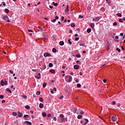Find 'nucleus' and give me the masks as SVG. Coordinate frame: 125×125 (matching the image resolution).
Returning <instances> with one entry per match:
<instances>
[{
	"label": "nucleus",
	"instance_id": "f257e3e1",
	"mask_svg": "<svg viewBox=\"0 0 125 125\" xmlns=\"http://www.w3.org/2000/svg\"><path fill=\"white\" fill-rule=\"evenodd\" d=\"M65 81L66 82H67V83H71L72 82V76L70 75H67L65 77Z\"/></svg>",
	"mask_w": 125,
	"mask_h": 125
},
{
	"label": "nucleus",
	"instance_id": "f03ea898",
	"mask_svg": "<svg viewBox=\"0 0 125 125\" xmlns=\"http://www.w3.org/2000/svg\"><path fill=\"white\" fill-rule=\"evenodd\" d=\"M88 123V120L87 119H83L81 121V124L83 125H87Z\"/></svg>",
	"mask_w": 125,
	"mask_h": 125
},
{
	"label": "nucleus",
	"instance_id": "7ed1b4c3",
	"mask_svg": "<svg viewBox=\"0 0 125 125\" xmlns=\"http://www.w3.org/2000/svg\"><path fill=\"white\" fill-rule=\"evenodd\" d=\"M3 20H5V21H6V22H10V21H9V19L8 18V16L4 15L3 16Z\"/></svg>",
	"mask_w": 125,
	"mask_h": 125
},
{
	"label": "nucleus",
	"instance_id": "20e7f679",
	"mask_svg": "<svg viewBox=\"0 0 125 125\" xmlns=\"http://www.w3.org/2000/svg\"><path fill=\"white\" fill-rule=\"evenodd\" d=\"M77 114V115H83V114H84V112L82 109H78Z\"/></svg>",
	"mask_w": 125,
	"mask_h": 125
},
{
	"label": "nucleus",
	"instance_id": "39448f33",
	"mask_svg": "<svg viewBox=\"0 0 125 125\" xmlns=\"http://www.w3.org/2000/svg\"><path fill=\"white\" fill-rule=\"evenodd\" d=\"M44 57H50V56H51V55L50 53L46 52L44 53Z\"/></svg>",
	"mask_w": 125,
	"mask_h": 125
},
{
	"label": "nucleus",
	"instance_id": "423d86ee",
	"mask_svg": "<svg viewBox=\"0 0 125 125\" xmlns=\"http://www.w3.org/2000/svg\"><path fill=\"white\" fill-rule=\"evenodd\" d=\"M116 119H117V117L112 116L111 117V120L113 122H117V120H116Z\"/></svg>",
	"mask_w": 125,
	"mask_h": 125
},
{
	"label": "nucleus",
	"instance_id": "0eeeda50",
	"mask_svg": "<svg viewBox=\"0 0 125 125\" xmlns=\"http://www.w3.org/2000/svg\"><path fill=\"white\" fill-rule=\"evenodd\" d=\"M100 20V18L97 17L96 18L93 19V21H99Z\"/></svg>",
	"mask_w": 125,
	"mask_h": 125
},
{
	"label": "nucleus",
	"instance_id": "6e6552de",
	"mask_svg": "<svg viewBox=\"0 0 125 125\" xmlns=\"http://www.w3.org/2000/svg\"><path fill=\"white\" fill-rule=\"evenodd\" d=\"M70 10V7H69L68 5H67L66 8L65 9L66 12H69V11Z\"/></svg>",
	"mask_w": 125,
	"mask_h": 125
},
{
	"label": "nucleus",
	"instance_id": "1a4fd4ad",
	"mask_svg": "<svg viewBox=\"0 0 125 125\" xmlns=\"http://www.w3.org/2000/svg\"><path fill=\"white\" fill-rule=\"evenodd\" d=\"M24 124L27 125H32V123L29 121H25Z\"/></svg>",
	"mask_w": 125,
	"mask_h": 125
},
{
	"label": "nucleus",
	"instance_id": "9d476101",
	"mask_svg": "<svg viewBox=\"0 0 125 125\" xmlns=\"http://www.w3.org/2000/svg\"><path fill=\"white\" fill-rule=\"evenodd\" d=\"M35 78H36V79H40L41 78V73H38L37 76H35Z\"/></svg>",
	"mask_w": 125,
	"mask_h": 125
},
{
	"label": "nucleus",
	"instance_id": "9b49d317",
	"mask_svg": "<svg viewBox=\"0 0 125 125\" xmlns=\"http://www.w3.org/2000/svg\"><path fill=\"white\" fill-rule=\"evenodd\" d=\"M79 68H80V66L76 64L74 66V68L75 69V70H78Z\"/></svg>",
	"mask_w": 125,
	"mask_h": 125
},
{
	"label": "nucleus",
	"instance_id": "f8f14e48",
	"mask_svg": "<svg viewBox=\"0 0 125 125\" xmlns=\"http://www.w3.org/2000/svg\"><path fill=\"white\" fill-rule=\"evenodd\" d=\"M66 121H67V119H65L64 117L62 118V119H61L62 123H65V122H66Z\"/></svg>",
	"mask_w": 125,
	"mask_h": 125
},
{
	"label": "nucleus",
	"instance_id": "ddd939ff",
	"mask_svg": "<svg viewBox=\"0 0 125 125\" xmlns=\"http://www.w3.org/2000/svg\"><path fill=\"white\" fill-rule=\"evenodd\" d=\"M18 117L20 118H21L22 117V112H20V111H18Z\"/></svg>",
	"mask_w": 125,
	"mask_h": 125
},
{
	"label": "nucleus",
	"instance_id": "4468645a",
	"mask_svg": "<svg viewBox=\"0 0 125 125\" xmlns=\"http://www.w3.org/2000/svg\"><path fill=\"white\" fill-rule=\"evenodd\" d=\"M43 35V37L42 38V40L43 41H44L46 39V35L45 33H44Z\"/></svg>",
	"mask_w": 125,
	"mask_h": 125
},
{
	"label": "nucleus",
	"instance_id": "2eb2a0df",
	"mask_svg": "<svg viewBox=\"0 0 125 125\" xmlns=\"http://www.w3.org/2000/svg\"><path fill=\"white\" fill-rule=\"evenodd\" d=\"M49 72L52 74H54V73H55V70H54V69H50Z\"/></svg>",
	"mask_w": 125,
	"mask_h": 125
},
{
	"label": "nucleus",
	"instance_id": "dca6fc26",
	"mask_svg": "<svg viewBox=\"0 0 125 125\" xmlns=\"http://www.w3.org/2000/svg\"><path fill=\"white\" fill-rule=\"evenodd\" d=\"M39 107L40 108H41V109H42V108H43V104L41 103L39 104Z\"/></svg>",
	"mask_w": 125,
	"mask_h": 125
},
{
	"label": "nucleus",
	"instance_id": "f3484780",
	"mask_svg": "<svg viewBox=\"0 0 125 125\" xmlns=\"http://www.w3.org/2000/svg\"><path fill=\"white\" fill-rule=\"evenodd\" d=\"M60 45H64V42L63 41H61L59 42Z\"/></svg>",
	"mask_w": 125,
	"mask_h": 125
},
{
	"label": "nucleus",
	"instance_id": "a211bd4d",
	"mask_svg": "<svg viewBox=\"0 0 125 125\" xmlns=\"http://www.w3.org/2000/svg\"><path fill=\"white\" fill-rule=\"evenodd\" d=\"M42 116L44 117V118H45L46 117V113L45 112H42Z\"/></svg>",
	"mask_w": 125,
	"mask_h": 125
},
{
	"label": "nucleus",
	"instance_id": "6ab92c4d",
	"mask_svg": "<svg viewBox=\"0 0 125 125\" xmlns=\"http://www.w3.org/2000/svg\"><path fill=\"white\" fill-rule=\"evenodd\" d=\"M0 83H1V85L2 86L4 85V81H3V80L1 81Z\"/></svg>",
	"mask_w": 125,
	"mask_h": 125
},
{
	"label": "nucleus",
	"instance_id": "aec40b11",
	"mask_svg": "<svg viewBox=\"0 0 125 125\" xmlns=\"http://www.w3.org/2000/svg\"><path fill=\"white\" fill-rule=\"evenodd\" d=\"M6 91H8V92H9V93H12V92L11 91V90H9L8 88L6 89Z\"/></svg>",
	"mask_w": 125,
	"mask_h": 125
},
{
	"label": "nucleus",
	"instance_id": "412c9836",
	"mask_svg": "<svg viewBox=\"0 0 125 125\" xmlns=\"http://www.w3.org/2000/svg\"><path fill=\"white\" fill-rule=\"evenodd\" d=\"M90 32H91V29L88 28V29L87 30V33H88V34H89V33H90Z\"/></svg>",
	"mask_w": 125,
	"mask_h": 125
},
{
	"label": "nucleus",
	"instance_id": "4be33fe9",
	"mask_svg": "<svg viewBox=\"0 0 125 125\" xmlns=\"http://www.w3.org/2000/svg\"><path fill=\"white\" fill-rule=\"evenodd\" d=\"M76 63L78 64V65H81L82 64V63H81L80 61H77Z\"/></svg>",
	"mask_w": 125,
	"mask_h": 125
},
{
	"label": "nucleus",
	"instance_id": "5701e85b",
	"mask_svg": "<svg viewBox=\"0 0 125 125\" xmlns=\"http://www.w3.org/2000/svg\"><path fill=\"white\" fill-rule=\"evenodd\" d=\"M95 25H94V23H91L90 24V27H91L92 28H94V26Z\"/></svg>",
	"mask_w": 125,
	"mask_h": 125
},
{
	"label": "nucleus",
	"instance_id": "b1692460",
	"mask_svg": "<svg viewBox=\"0 0 125 125\" xmlns=\"http://www.w3.org/2000/svg\"><path fill=\"white\" fill-rule=\"evenodd\" d=\"M77 118H78V119H82V118H83V115H79L78 116Z\"/></svg>",
	"mask_w": 125,
	"mask_h": 125
},
{
	"label": "nucleus",
	"instance_id": "393cba45",
	"mask_svg": "<svg viewBox=\"0 0 125 125\" xmlns=\"http://www.w3.org/2000/svg\"><path fill=\"white\" fill-rule=\"evenodd\" d=\"M38 28H39V30H41V31H43V29L42 28V27L38 26Z\"/></svg>",
	"mask_w": 125,
	"mask_h": 125
},
{
	"label": "nucleus",
	"instance_id": "a878e982",
	"mask_svg": "<svg viewBox=\"0 0 125 125\" xmlns=\"http://www.w3.org/2000/svg\"><path fill=\"white\" fill-rule=\"evenodd\" d=\"M68 43H69L70 45L72 44V42H71V39L68 40Z\"/></svg>",
	"mask_w": 125,
	"mask_h": 125
},
{
	"label": "nucleus",
	"instance_id": "bb28decb",
	"mask_svg": "<svg viewBox=\"0 0 125 125\" xmlns=\"http://www.w3.org/2000/svg\"><path fill=\"white\" fill-rule=\"evenodd\" d=\"M53 4L54 6H57V5H58V4L57 3H55L54 2H53Z\"/></svg>",
	"mask_w": 125,
	"mask_h": 125
},
{
	"label": "nucleus",
	"instance_id": "cd10ccee",
	"mask_svg": "<svg viewBox=\"0 0 125 125\" xmlns=\"http://www.w3.org/2000/svg\"><path fill=\"white\" fill-rule=\"evenodd\" d=\"M71 27H72V28H75V27H76V25H75V23H72L71 24Z\"/></svg>",
	"mask_w": 125,
	"mask_h": 125
},
{
	"label": "nucleus",
	"instance_id": "c85d7f7f",
	"mask_svg": "<svg viewBox=\"0 0 125 125\" xmlns=\"http://www.w3.org/2000/svg\"><path fill=\"white\" fill-rule=\"evenodd\" d=\"M5 13H8L9 12V10L8 9H5Z\"/></svg>",
	"mask_w": 125,
	"mask_h": 125
},
{
	"label": "nucleus",
	"instance_id": "c756f323",
	"mask_svg": "<svg viewBox=\"0 0 125 125\" xmlns=\"http://www.w3.org/2000/svg\"><path fill=\"white\" fill-rule=\"evenodd\" d=\"M45 86H46V83L44 82L43 83V88H44V87H45Z\"/></svg>",
	"mask_w": 125,
	"mask_h": 125
},
{
	"label": "nucleus",
	"instance_id": "7c9ffc66",
	"mask_svg": "<svg viewBox=\"0 0 125 125\" xmlns=\"http://www.w3.org/2000/svg\"><path fill=\"white\" fill-rule=\"evenodd\" d=\"M49 67H50V68H51V67H53V64L52 63H50L49 64Z\"/></svg>",
	"mask_w": 125,
	"mask_h": 125
},
{
	"label": "nucleus",
	"instance_id": "2f4dec72",
	"mask_svg": "<svg viewBox=\"0 0 125 125\" xmlns=\"http://www.w3.org/2000/svg\"><path fill=\"white\" fill-rule=\"evenodd\" d=\"M41 95V91H38L36 92V95Z\"/></svg>",
	"mask_w": 125,
	"mask_h": 125
},
{
	"label": "nucleus",
	"instance_id": "473e14b6",
	"mask_svg": "<svg viewBox=\"0 0 125 125\" xmlns=\"http://www.w3.org/2000/svg\"><path fill=\"white\" fill-rule=\"evenodd\" d=\"M106 42H107L106 43L107 44V48H109V47L110 46V43H109V42H108V41H107Z\"/></svg>",
	"mask_w": 125,
	"mask_h": 125
},
{
	"label": "nucleus",
	"instance_id": "72a5a7b5",
	"mask_svg": "<svg viewBox=\"0 0 125 125\" xmlns=\"http://www.w3.org/2000/svg\"><path fill=\"white\" fill-rule=\"evenodd\" d=\"M60 118H61L62 119L63 118H64V115H63V114H61L60 115Z\"/></svg>",
	"mask_w": 125,
	"mask_h": 125
},
{
	"label": "nucleus",
	"instance_id": "f704fd0d",
	"mask_svg": "<svg viewBox=\"0 0 125 125\" xmlns=\"http://www.w3.org/2000/svg\"><path fill=\"white\" fill-rule=\"evenodd\" d=\"M39 100L41 102H43V99L42 98H40Z\"/></svg>",
	"mask_w": 125,
	"mask_h": 125
},
{
	"label": "nucleus",
	"instance_id": "c9c22d12",
	"mask_svg": "<svg viewBox=\"0 0 125 125\" xmlns=\"http://www.w3.org/2000/svg\"><path fill=\"white\" fill-rule=\"evenodd\" d=\"M52 52H54V53L56 52V49L55 48H53L52 49Z\"/></svg>",
	"mask_w": 125,
	"mask_h": 125
},
{
	"label": "nucleus",
	"instance_id": "e433bc0d",
	"mask_svg": "<svg viewBox=\"0 0 125 125\" xmlns=\"http://www.w3.org/2000/svg\"><path fill=\"white\" fill-rule=\"evenodd\" d=\"M81 86H82V85H81V84L80 83L77 84V87H78V88H80Z\"/></svg>",
	"mask_w": 125,
	"mask_h": 125
},
{
	"label": "nucleus",
	"instance_id": "4c0bfd02",
	"mask_svg": "<svg viewBox=\"0 0 125 125\" xmlns=\"http://www.w3.org/2000/svg\"><path fill=\"white\" fill-rule=\"evenodd\" d=\"M13 116H14L15 117H16V116H17V113L13 112Z\"/></svg>",
	"mask_w": 125,
	"mask_h": 125
},
{
	"label": "nucleus",
	"instance_id": "58836bf2",
	"mask_svg": "<svg viewBox=\"0 0 125 125\" xmlns=\"http://www.w3.org/2000/svg\"><path fill=\"white\" fill-rule=\"evenodd\" d=\"M23 117L25 118L24 120H27L26 118H27V117H29V115H24Z\"/></svg>",
	"mask_w": 125,
	"mask_h": 125
},
{
	"label": "nucleus",
	"instance_id": "ea45409f",
	"mask_svg": "<svg viewBox=\"0 0 125 125\" xmlns=\"http://www.w3.org/2000/svg\"><path fill=\"white\" fill-rule=\"evenodd\" d=\"M117 16L119 17H122V14L121 13H117Z\"/></svg>",
	"mask_w": 125,
	"mask_h": 125
},
{
	"label": "nucleus",
	"instance_id": "a19ab883",
	"mask_svg": "<svg viewBox=\"0 0 125 125\" xmlns=\"http://www.w3.org/2000/svg\"><path fill=\"white\" fill-rule=\"evenodd\" d=\"M76 57L77 58H80V57H81V55H79V54H77L76 55Z\"/></svg>",
	"mask_w": 125,
	"mask_h": 125
},
{
	"label": "nucleus",
	"instance_id": "79ce46f5",
	"mask_svg": "<svg viewBox=\"0 0 125 125\" xmlns=\"http://www.w3.org/2000/svg\"><path fill=\"white\" fill-rule=\"evenodd\" d=\"M84 43H80V45L81 46H84Z\"/></svg>",
	"mask_w": 125,
	"mask_h": 125
},
{
	"label": "nucleus",
	"instance_id": "37998d69",
	"mask_svg": "<svg viewBox=\"0 0 125 125\" xmlns=\"http://www.w3.org/2000/svg\"><path fill=\"white\" fill-rule=\"evenodd\" d=\"M26 109H30V106L29 105H26L25 106Z\"/></svg>",
	"mask_w": 125,
	"mask_h": 125
},
{
	"label": "nucleus",
	"instance_id": "c03bdc74",
	"mask_svg": "<svg viewBox=\"0 0 125 125\" xmlns=\"http://www.w3.org/2000/svg\"><path fill=\"white\" fill-rule=\"evenodd\" d=\"M119 22H121V23H123V22H124V20L122 19H120Z\"/></svg>",
	"mask_w": 125,
	"mask_h": 125
},
{
	"label": "nucleus",
	"instance_id": "a18cd8bd",
	"mask_svg": "<svg viewBox=\"0 0 125 125\" xmlns=\"http://www.w3.org/2000/svg\"><path fill=\"white\" fill-rule=\"evenodd\" d=\"M51 22H53V23H55V22H56V19H54L53 20L51 21Z\"/></svg>",
	"mask_w": 125,
	"mask_h": 125
},
{
	"label": "nucleus",
	"instance_id": "49530a36",
	"mask_svg": "<svg viewBox=\"0 0 125 125\" xmlns=\"http://www.w3.org/2000/svg\"><path fill=\"white\" fill-rule=\"evenodd\" d=\"M112 105H116V102L113 101L112 102Z\"/></svg>",
	"mask_w": 125,
	"mask_h": 125
},
{
	"label": "nucleus",
	"instance_id": "de8ad7c7",
	"mask_svg": "<svg viewBox=\"0 0 125 125\" xmlns=\"http://www.w3.org/2000/svg\"><path fill=\"white\" fill-rule=\"evenodd\" d=\"M116 50H117V51H118V52H121V49H120V48H117L116 49Z\"/></svg>",
	"mask_w": 125,
	"mask_h": 125
},
{
	"label": "nucleus",
	"instance_id": "09e8293b",
	"mask_svg": "<svg viewBox=\"0 0 125 125\" xmlns=\"http://www.w3.org/2000/svg\"><path fill=\"white\" fill-rule=\"evenodd\" d=\"M4 96L3 95H0V99H3Z\"/></svg>",
	"mask_w": 125,
	"mask_h": 125
},
{
	"label": "nucleus",
	"instance_id": "8fccbe9b",
	"mask_svg": "<svg viewBox=\"0 0 125 125\" xmlns=\"http://www.w3.org/2000/svg\"><path fill=\"white\" fill-rule=\"evenodd\" d=\"M117 25H118V23H117V22H114L113 23V26H117Z\"/></svg>",
	"mask_w": 125,
	"mask_h": 125
},
{
	"label": "nucleus",
	"instance_id": "3c124183",
	"mask_svg": "<svg viewBox=\"0 0 125 125\" xmlns=\"http://www.w3.org/2000/svg\"><path fill=\"white\" fill-rule=\"evenodd\" d=\"M47 117H48V118H50V117H51V114H47Z\"/></svg>",
	"mask_w": 125,
	"mask_h": 125
},
{
	"label": "nucleus",
	"instance_id": "603ef678",
	"mask_svg": "<svg viewBox=\"0 0 125 125\" xmlns=\"http://www.w3.org/2000/svg\"><path fill=\"white\" fill-rule=\"evenodd\" d=\"M4 85H7V82L5 81L4 82Z\"/></svg>",
	"mask_w": 125,
	"mask_h": 125
},
{
	"label": "nucleus",
	"instance_id": "864d4df0",
	"mask_svg": "<svg viewBox=\"0 0 125 125\" xmlns=\"http://www.w3.org/2000/svg\"><path fill=\"white\" fill-rule=\"evenodd\" d=\"M75 41H79V40H80V38L79 37H77L75 38Z\"/></svg>",
	"mask_w": 125,
	"mask_h": 125
},
{
	"label": "nucleus",
	"instance_id": "5fc2aeb1",
	"mask_svg": "<svg viewBox=\"0 0 125 125\" xmlns=\"http://www.w3.org/2000/svg\"><path fill=\"white\" fill-rule=\"evenodd\" d=\"M111 36L114 37H115V36H116V34L115 33H111Z\"/></svg>",
	"mask_w": 125,
	"mask_h": 125
},
{
	"label": "nucleus",
	"instance_id": "6e6d98bb",
	"mask_svg": "<svg viewBox=\"0 0 125 125\" xmlns=\"http://www.w3.org/2000/svg\"><path fill=\"white\" fill-rule=\"evenodd\" d=\"M51 93L52 94H53V93H54V91H53V90L52 89H51Z\"/></svg>",
	"mask_w": 125,
	"mask_h": 125
},
{
	"label": "nucleus",
	"instance_id": "4d7b16f0",
	"mask_svg": "<svg viewBox=\"0 0 125 125\" xmlns=\"http://www.w3.org/2000/svg\"><path fill=\"white\" fill-rule=\"evenodd\" d=\"M60 99L62 100V99H63V98H64V96H61V97H60Z\"/></svg>",
	"mask_w": 125,
	"mask_h": 125
},
{
	"label": "nucleus",
	"instance_id": "13d9d810",
	"mask_svg": "<svg viewBox=\"0 0 125 125\" xmlns=\"http://www.w3.org/2000/svg\"><path fill=\"white\" fill-rule=\"evenodd\" d=\"M9 72L10 73V74H13V73H14L13 71H12L11 70H9Z\"/></svg>",
	"mask_w": 125,
	"mask_h": 125
},
{
	"label": "nucleus",
	"instance_id": "bf43d9fd",
	"mask_svg": "<svg viewBox=\"0 0 125 125\" xmlns=\"http://www.w3.org/2000/svg\"><path fill=\"white\" fill-rule=\"evenodd\" d=\"M79 17V18H83V16H82V15H80Z\"/></svg>",
	"mask_w": 125,
	"mask_h": 125
},
{
	"label": "nucleus",
	"instance_id": "052dcab7",
	"mask_svg": "<svg viewBox=\"0 0 125 125\" xmlns=\"http://www.w3.org/2000/svg\"><path fill=\"white\" fill-rule=\"evenodd\" d=\"M2 3L3 6H5L6 5V4H5V3L4 2H2Z\"/></svg>",
	"mask_w": 125,
	"mask_h": 125
},
{
	"label": "nucleus",
	"instance_id": "680f3d73",
	"mask_svg": "<svg viewBox=\"0 0 125 125\" xmlns=\"http://www.w3.org/2000/svg\"><path fill=\"white\" fill-rule=\"evenodd\" d=\"M53 120L55 121V122H56V121H57V118H56V117H54Z\"/></svg>",
	"mask_w": 125,
	"mask_h": 125
},
{
	"label": "nucleus",
	"instance_id": "e2e57ef3",
	"mask_svg": "<svg viewBox=\"0 0 125 125\" xmlns=\"http://www.w3.org/2000/svg\"><path fill=\"white\" fill-rule=\"evenodd\" d=\"M55 19H56V20H57L59 19V17L58 16H56Z\"/></svg>",
	"mask_w": 125,
	"mask_h": 125
},
{
	"label": "nucleus",
	"instance_id": "0e129e2a",
	"mask_svg": "<svg viewBox=\"0 0 125 125\" xmlns=\"http://www.w3.org/2000/svg\"><path fill=\"white\" fill-rule=\"evenodd\" d=\"M121 49H122V50H125V47H124V46H121Z\"/></svg>",
	"mask_w": 125,
	"mask_h": 125
},
{
	"label": "nucleus",
	"instance_id": "69168bd1",
	"mask_svg": "<svg viewBox=\"0 0 125 125\" xmlns=\"http://www.w3.org/2000/svg\"><path fill=\"white\" fill-rule=\"evenodd\" d=\"M28 32H31V33H33L34 31H33L32 30L28 29Z\"/></svg>",
	"mask_w": 125,
	"mask_h": 125
},
{
	"label": "nucleus",
	"instance_id": "338daca9",
	"mask_svg": "<svg viewBox=\"0 0 125 125\" xmlns=\"http://www.w3.org/2000/svg\"><path fill=\"white\" fill-rule=\"evenodd\" d=\"M115 39L116 40L119 39V36H116L115 37Z\"/></svg>",
	"mask_w": 125,
	"mask_h": 125
},
{
	"label": "nucleus",
	"instance_id": "774afa93",
	"mask_svg": "<svg viewBox=\"0 0 125 125\" xmlns=\"http://www.w3.org/2000/svg\"><path fill=\"white\" fill-rule=\"evenodd\" d=\"M79 75H80L81 76H83V72H80Z\"/></svg>",
	"mask_w": 125,
	"mask_h": 125
}]
</instances>
